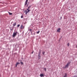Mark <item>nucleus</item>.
Masks as SVG:
<instances>
[{"label": "nucleus", "instance_id": "nucleus-1", "mask_svg": "<svg viewBox=\"0 0 77 77\" xmlns=\"http://www.w3.org/2000/svg\"><path fill=\"white\" fill-rule=\"evenodd\" d=\"M17 33H18V32H14L13 33V37L14 38L15 37V36L17 35Z\"/></svg>", "mask_w": 77, "mask_h": 77}, {"label": "nucleus", "instance_id": "nucleus-2", "mask_svg": "<svg viewBox=\"0 0 77 77\" xmlns=\"http://www.w3.org/2000/svg\"><path fill=\"white\" fill-rule=\"evenodd\" d=\"M70 63H71V62L67 63L66 65L65 66L64 68H68V66L69 65V64H70Z\"/></svg>", "mask_w": 77, "mask_h": 77}, {"label": "nucleus", "instance_id": "nucleus-3", "mask_svg": "<svg viewBox=\"0 0 77 77\" xmlns=\"http://www.w3.org/2000/svg\"><path fill=\"white\" fill-rule=\"evenodd\" d=\"M26 12L25 14L26 15H27V14L28 13V12H30V11L29 9H28V10H27V9L26 11H25Z\"/></svg>", "mask_w": 77, "mask_h": 77}, {"label": "nucleus", "instance_id": "nucleus-4", "mask_svg": "<svg viewBox=\"0 0 77 77\" xmlns=\"http://www.w3.org/2000/svg\"><path fill=\"white\" fill-rule=\"evenodd\" d=\"M24 29V26H23V25H22L20 26V29Z\"/></svg>", "mask_w": 77, "mask_h": 77}, {"label": "nucleus", "instance_id": "nucleus-5", "mask_svg": "<svg viewBox=\"0 0 77 77\" xmlns=\"http://www.w3.org/2000/svg\"><path fill=\"white\" fill-rule=\"evenodd\" d=\"M41 77H44V75L42 74H41L40 75Z\"/></svg>", "mask_w": 77, "mask_h": 77}, {"label": "nucleus", "instance_id": "nucleus-6", "mask_svg": "<svg viewBox=\"0 0 77 77\" xmlns=\"http://www.w3.org/2000/svg\"><path fill=\"white\" fill-rule=\"evenodd\" d=\"M60 28H58L57 30V32H60Z\"/></svg>", "mask_w": 77, "mask_h": 77}, {"label": "nucleus", "instance_id": "nucleus-7", "mask_svg": "<svg viewBox=\"0 0 77 77\" xmlns=\"http://www.w3.org/2000/svg\"><path fill=\"white\" fill-rule=\"evenodd\" d=\"M28 2V0H26L25 2V5H26L27 3V2Z\"/></svg>", "mask_w": 77, "mask_h": 77}, {"label": "nucleus", "instance_id": "nucleus-8", "mask_svg": "<svg viewBox=\"0 0 77 77\" xmlns=\"http://www.w3.org/2000/svg\"><path fill=\"white\" fill-rule=\"evenodd\" d=\"M31 7H32V6H29L28 7V8L27 9V10H28V9H30V8H31Z\"/></svg>", "mask_w": 77, "mask_h": 77}, {"label": "nucleus", "instance_id": "nucleus-9", "mask_svg": "<svg viewBox=\"0 0 77 77\" xmlns=\"http://www.w3.org/2000/svg\"><path fill=\"white\" fill-rule=\"evenodd\" d=\"M67 73H65L64 76V77H67Z\"/></svg>", "mask_w": 77, "mask_h": 77}, {"label": "nucleus", "instance_id": "nucleus-10", "mask_svg": "<svg viewBox=\"0 0 77 77\" xmlns=\"http://www.w3.org/2000/svg\"><path fill=\"white\" fill-rule=\"evenodd\" d=\"M20 63H17L16 64V67H17V65H18L19 64H20Z\"/></svg>", "mask_w": 77, "mask_h": 77}, {"label": "nucleus", "instance_id": "nucleus-11", "mask_svg": "<svg viewBox=\"0 0 77 77\" xmlns=\"http://www.w3.org/2000/svg\"><path fill=\"white\" fill-rule=\"evenodd\" d=\"M38 59H39L41 58V56H40V55L38 54Z\"/></svg>", "mask_w": 77, "mask_h": 77}, {"label": "nucleus", "instance_id": "nucleus-12", "mask_svg": "<svg viewBox=\"0 0 77 77\" xmlns=\"http://www.w3.org/2000/svg\"><path fill=\"white\" fill-rule=\"evenodd\" d=\"M44 71H45L46 72V71H47V69H46V68H44Z\"/></svg>", "mask_w": 77, "mask_h": 77}, {"label": "nucleus", "instance_id": "nucleus-13", "mask_svg": "<svg viewBox=\"0 0 77 77\" xmlns=\"http://www.w3.org/2000/svg\"><path fill=\"white\" fill-rule=\"evenodd\" d=\"M16 23H15L14 24H13V26H16Z\"/></svg>", "mask_w": 77, "mask_h": 77}, {"label": "nucleus", "instance_id": "nucleus-14", "mask_svg": "<svg viewBox=\"0 0 77 77\" xmlns=\"http://www.w3.org/2000/svg\"><path fill=\"white\" fill-rule=\"evenodd\" d=\"M41 51L39 50V54H39V55H40V54H41Z\"/></svg>", "mask_w": 77, "mask_h": 77}, {"label": "nucleus", "instance_id": "nucleus-15", "mask_svg": "<svg viewBox=\"0 0 77 77\" xmlns=\"http://www.w3.org/2000/svg\"><path fill=\"white\" fill-rule=\"evenodd\" d=\"M20 25L19 24V25H18L17 26V27H20Z\"/></svg>", "mask_w": 77, "mask_h": 77}, {"label": "nucleus", "instance_id": "nucleus-16", "mask_svg": "<svg viewBox=\"0 0 77 77\" xmlns=\"http://www.w3.org/2000/svg\"><path fill=\"white\" fill-rule=\"evenodd\" d=\"M39 32H40V31H39L37 32V34H39Z\"/></svg>", "mask_w": 77, "mask_h": 77}, {"label": "nucleus", "instance_id": "nucleus-17", "mask_svg": "<svg viewBox=\"0 0 77 77\" xmlns=\"http://www.w3.org/2000/svg\"><path fill=\"white\" fill-rule=\"evenodd\" d=\"M9 15H12V13H10V12H9Z\"/></svg>", "mask_w": 77, "mask_h": 77}, {"label": "nucleus", "instance_id": "nucleus-18", "mask_svg": "<svg viewBox=\"0 0 77 77\" xmlns=\"http://www.w3.org/2000/svg\"><path fill=\"white\" fill-rule=\"evenodd\" d=\"M67 46H68V47H69V43H68Z\"/></svg>", "mask_w": 77, "mask_h": 77}, {"label": "nucleus", "instance_id": "nucleus-19", "mask_svg": "<svg viewBox=\"0 0 77 77\" xmlns=\"http://www.w3.org/2000/svg\"><path fill=\"white\" fill-rule=\"evenodd\" d=\"M20 63L22 65H23V62H21Z\"/></svg>", "mask_w": 77, "mask_h": 77}, {"label": "nucleus", "instance_id": "nucleus-20", "mask_svg": "<svg viewBox=\"0 0 77 77\" xmlns=\"http://www.w3.org/2000/svg\"><path fill=\"white\" fill-rule=\"evenodd\" d=\"M23 18V15L21 16V18Z\"/></svg>", "mask_w": 77, "mask_h": 77}, {"label": "nucleus", "instance_id": "nucleus-21", "mask_svg": "<svg viewBox=\"0 0 77 77\" xmlns=\"http://www.w3.org/2000/svg\"><path fill=\"white\" fill-rule=\"evenodd\" d=\"M29 31H30V32H31V31H32V29H30L29 30Z\"/></svg>", "mask_w": 77, "mask_h": 77}, {"label": "nucleus", "instance_id": "nucleus-22", "mask_svg": "<svg viewBox=\"0 0 77 77\" xmlns=\"http://www.w3.org/2000/svg\"><path fill=\"white\" fill-rule=\"evenodd\" d=\"M43 54H45V52H43Z\"/></svg>", "mask_w": 77, "mask_h": 77}, {"label": "nucleus", "instance_id": "nucleus-23", "mask_svg": "<svg viewBox=\"0 0 77 77\" xmlns=\"http://www.w3.org/2000/svg\"><path fill=\"white\" fill-rule=\"evenodd\" d=\"M32 54H33V52H32Z\"/></svg>", "mask_w": 77, "mask_h": 77}, {"label": "nucleus", "instance_id": "nucleus-24", "mask_svg": "<svg viewBox=\"0 0 77 77\" xmlns=\"http://www.w3.org/2000/svg\"><path fill=\"white\" fill-rule=\"evenodd\" d=\"M60 19H62V17H60Z\"/></svg>", "mask_w": 77, "mask_h": 77}, {"label": "nucleus", "instance_id": "nucleus-25", "mask_svg": "<svg viewBox=\"0 0 77 77\" xmlns=\"http://www.w3.org/2000/svg\"><path fill=\"white\" fill-rule=\"evenodd\" d=\"M76 47H77V45H76Z\"/></svg>", "mask_w": 77, "mask_h": 77}]
</instances>
